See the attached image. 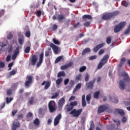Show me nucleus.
<instances>
[{
  "label": "nucleus",
  "mask_w": 130,
  "mask_h": 130,
  "mask_svg": "<svg viewBox=\"0 0 130 130\" xmlns=\"http://www.w3.org/2000/svg\"><path fill=\"white\" fill-rule=\"evenodd\" d=\"M18 112V110H14L12 111V116H15L16 114Z\"/></svg>",
  "instance_id": "58"
},
{
  "label": "nucleus",
  "mask_w": 130,
  "mask_h": 130,
  "mask_svg": "<svg viewBox=\"0 0 130 130\" xmlns=\"http://www.w3.org/2000/svg\"><path fill=\"white\" fill-rule=\"evenodd\" d=\"M8 48L9 53H11V52L13 51V45H8Z\"/></svg>",
  "instance_id": "37"
},
{
  "label": "nucleus",
  "mask_w": 130,
  "mask_h": 130,
  "mask_svg": "<svg viewBox=\"0 0 130 130\" xmlns=\"http://www.w3.org/2000/svg\"><path fill=\"white\" fill-rule=\"evenodd\" d=\"M82 87V84L78 83L77 85H76L75 88L73 89V93H76V91H78V90H80L81 89V87Z\"/></svg>",
  "instance_id": "20"
},
{
  "label": "nucleus",
  "mask_w": 130,
  "mask_h": 130,
  "mask_svg": "<svg viewBox=\"0 0 130 130\" xmlns=\"http://www.w3.org/2000/svg\"><path fill=\"white\" fill-rule=\"evenodd\" d=\"M50 46L51 47V48H52L55 54H57L58 53V47H57V46H56L53 43H51L50 44Z\"/></svg>",
  "instance_id": "16"
},
{
  "label": "nucleus",
  "mask_w": 130,
  "mask_h": 130,
  "mask_svg": "<svg viewBox=\"0 0 130 130\" xmlns=\"http://www.w3.org/2000/svg\"><path fill=\"white\" fill-rule=\"evenodd\" d=\"M82 19L84 20V21H87L86 19H88V20H91L92 16L90 15H84L82 16Z\"/></svg>",
  "instance_id": "22"
},
{
  "label": "nucleus",
  "mask_w": 130,
  "mask_h": 130,
  "mask_svg": "<svg viewBox=\"0 0 130 130\" xmlns=\"http://www.w3.org/2000/svg\"><path fill=\"white\" fill-rule=\"evenodd\" d=\"M48 108L50 112H54V111H56L57 107L56 104H55V102L54 101H51L48 103Z\"/></svg>",
  "instance_id": "5"
},
{
  "label": "nucleus",
  "mask_w": 130,
  "mask_h": 130,
  "mask_svg": "<svg viewBox=\"0 0 130 130\" xmlns=\"http://www.w3.org/2000/svg\"><path fill=\"white\" fill-rule=\"evenodd\" d=\"M104 45H105V43H102L101 44L97 45L93 49V52H98V50H99V49H100V48H102V47H103V46H104Z\"/></svg>",
  "instance_id": "13"
},
{
  "label": "nucleus",
  "mask_w": 130,
  "mask_h": 130,
  "mask_svg": "<svg viewBox=\"0 0 130 130\" xmlns=\"http://www.w3.org/2000/svg\"><path fill=\"white\" fill-rule=\"evenodd\" d=\"M119 15V11H116L111 13H108L104 14L102 16L103 20H110V19L112 18H114V17H116V16H118Z\"/></svg>",
  "instance_id": "2"
},
{
  "label": "nucleus",
  "mask_w": 130,
  "mask_h": 130,
  "mask_svg": "<svg viewBox=\"0 0 130 130\" xmlns=\"http://www.w3.org/2000/svg\"><path fill=\"white\" fill-rule=\"evenodd\" d=\"M121 5H122V6H123V7H127V6H128V3H127V2H126V1H123L121 3Z\"/></svg>",
  "instance_id": "50"
},
{
  "label": "nucleus",
  "mask_w": 130,
  "mask_h": 130,
  "mask_svg": "<svg viewBox=\"0 0 130 130\" xmlns=\"http://www.w3.org/2000/svg\"><path fill=\"white\" fill-rule=\"evenodd\" d=\"M20 46H18L15 50L14 51V54H15V55H18L19 53H20Z\"/></svg>",
  "instance_id": "24"
},
{
  "label": "nucleus",
  "mask_w": 130,
  "mask_h": 130,
  "mask_svg": "<svg viewBox=\"0 0 130 130\" xmlns=\"http://www.w3.org/2000/svg\"><path fill=\"white\" fill-rule=\"evenodd\" d=\"M44 57V53L43 52H42L39 55V61L37 62L36 64V68L38 69L39 67L42 64V62H43V57Z\"/></svg>",
  "instance_id": "9"
},
{
  "label": "nucleus",
  "mask_w": 130,
  "mask_h": 130,
  "mask_svg": "<svg viewBox=\"0 0 130 130\" xmlns=\"http://www.w3.org/2000/svg\"><path fill=\"white\" fill-rule=\"evenodd\" d=\"M25 53H29L30 52V47L27 46L26 47V48L24 50Z\"/></svg>",
  "instance_id": "48"
},
{
  "label": "nucleus",
  "mask_w": 130,
  "mask_h": 130,
  "mask_svg": "<svg viewBox=\"0 0 130 130\" xmlns=\"http://www.w3.org/2000/svg\"><path fill=\"white\" fill-rule=\"evenodd\" d=\"M8 43H9V42H8V41H4V42H2L1 47L2 48L4 47H6V46H7L8 45Z\"/></svg>",
  "instance_id": "32"
},
{
  "label": "nucleus",
  "mask_w": 130,
  "mask_h": 130,
  "mask_svg": "<svg viewBox=\"0 0 130 130\" xmlns=\"http://www.w3.org/2000/svg\"><path fill=\"white\" fill-rule=\"evenodd\" d=\"M13 34H9L7 35V38L8 39H9V40H11V39H12L13 38Z\"/></svg>",
  "instance_id": "59"
},
{
  "label": "nucleus",
  "mask_w": 130,
  "mask_h": 130,
  "mask_svg": "<svg viewBox=\"0 0 130 130\" xmlns=\"http://www.w3.org/2000/svg\"><path fill=\"white\" fill-rule=\"evenodd\" d=\"M59 95V93H57V92H55L54 95H53L51 96V99H56V98H57V97H58V96Z\"/></svg>",
  "instance_id": "40"
},
{
  "label": "nucleus",
  "mask_w": 130,
  "mask_h": 130,
  "mask_svg": "<svg viewBox=\"0 0 130 130\" xmlns=\"http://www.w3.org/2000/svg\"><path fill=\"white\" fill-rule=\"evenodd\" d=\"M23 117H24V115H23V114H20L19 115H17V119H22V118H23Z\"/></svg>",
  "instance_id": "55"
},
{
  "label": "nucleus",
  "mask_w": 130,
  "mask_h": 130,
  "mask_svg": "<svg viewBox=\"0 0 130 130\" xmlns=\"http://www.w3.org/2000/svg\"><path fill=\"white\" fill-rule=\"evenodd\" d=\"M100 94V91H98L93 93V97L95 99H98L99 98V95Z\"/></svg>",
  "instance_id": "29"
},
{
  "label": "nucleus",
  "mask_w": 130,
  "mask_h": 130,
  "mask_svg": "<svg viewBox=\"0 0 130 130\" xmlns=\"http://www.w3.org/2000/svg\"><path fill=\"white\" fill-rule=\"evenodd\" d=\"M87 69V68L86 67V66H83L81 67L80 69H79V72L80 73H82V72H84L85 71H86V69Z\"/></svg>",
  "instance_id": "39"
},
{
  "label": "nucleus",
  "mask_w": 130,
  "mask_h": 130,
  "mask_svg": "<svg viewBox=\"0 0 130 130\" xmlns=\"http://www.w3.org/2000/svg\"><path fill=\"white\" fill-rule=\"evenodd\" d=\"M75 79L76 81H81V79H82V75L81 74L77 75Z\"/></svg>",
  "instance_id": "47"
},
{
  "label": "nucleus",
  "mask_w": 130,
  "mask_h": 130,
  "mask_svg": "<svg viewBox=\"0 0 130 130\" xmlns=\"http://www.w3.org/2000/svg\"><path fill=\"white\" fill-rule=\"evenodd\" d=\"M18 42L20 45H23V44L24 43V39L21 38L18 39Z\"/></svg>",
  "instance_id": "38"
},
{
  "label": "nucleus",
  "mask_w": 130,
  "mask_h": 130,
  "mask_svg": "<svg viewBox=\"0 0 130 130\" xmlns=\"http://www.w3.org/2000/svg\"><path fill=\"white\" fill-rule=\"evenodd\" d=\"M33 102H34V97L32 96L30 98V99L28 101V103L29 104H33Z\"/></svg>",
  "instance_id": "54"
},
{
  "label": "nucleus",
  "mask_w": 130,
  "mask_h": 130,
  "mask_svg": "<svg viewBox=\"0 0 130 130\" xmlns=\"http://www.w3.org/2000/svg\"><path fill=\"white\" fill-rule=\"evenodd\" d=\"M61 82H62V78H60L56 80V85H57V86H59L60 85V84H61Z\"/></svg>",
  "instance_id": "31"
},
{
  "label": "nucleus",
  "mask_w": 130,
  "mask_h": 130,
  "mask_svg": "<svg viewBox=\"0 0 130 130\" xmlns=\"http://www.w3.org/2000/svg\"><path fill=\"white\" fill-rule=\"evenodd\" d=\"M125 22H121L119 24L116 25L114 27V31L115 33H118L120 31H121L122 28L125 26Z\"/></svg>",
  "instance_id": "6"
},
{
  "label": "nucleus",
  "mask_w": 130,
  "mask_h": 130,
  "mask_svg": "<svg viewBox=\"0 0 130 130\" xmlns=\"http://www.w3.org/2000/svg\"><path fill=\"white\" fill-rule=\"evenodd\" d=\"M61 119V114H58L54 120V125L56 126L59 123V120Z\"/></svg>",
  "instance_id": "12"
},
{
  "label": "nucleus",
  "mask_w": 130,
  "mask_h": 130,
  "mask_svg": "<svg viewBox=\"0 0 130 130\" xmlns=\"http://www.w3.org/2000/svg\"><path fill=\"white\" fill-rule=\"evenodd\" d=\"M17 74V69L12 70L11 71L9 72V77H11V76H15Z\"/></svg>",
  "instance_id": "27"
},
{
  "label": "nucleus",
  "mask_w": 130,
  "mask_h": 130,
  "mask_svg": "<svg viewBox=\"0 0 130 130\" xmlns=\"http://www.w3.org/2000/svg\"><path fill=\"white\" fill-rule=\"evenodd\" d=\"M113 102H114V103H118V98H114Z\"/></svg>",
  "instance_id": "63"
},
{
  "label": "nucleus",
  "mask_w": 130,
  "mask_h": 130,
  "mask_svg": "<svg viewBox=\"0 0 130 130\" xmlns=\"http://www.w3.org/2000/svg\"><path fill=\"white\" fill-rule=\"evenodd\" d=\"M13 125L15 127H20V122H16L15 123H13Z\"/></svg>",
  "instance_id": "46"
},
{
  "label": "nucleus",
  "mask_w": 130,
  "mask_h": 130,
  "mask_svg": "<svg viewBox=\"0 0 130 130\" xmlns=\"http://www.w3.org/2000/svg\"><path fill=\"white\" fill-rule=\"evenodd\" d=\"M105 52L104 49H101L99 52V55H101L102 54H103V53Z\"/></svg>",
  "instance_id": "62"
},
{
  "label": "nucleus",
  "mask_w": 130,
  "mask_h": 130,
  "mask_svg": "<svg viewBox=\"0 0 130 130\" xmlns=\"http://www.w3.org/2000/svg\"><path fill=\"white\" fill-rule=\"evenodd\" d=\"M86 95L85 94H83L82 97V107H86V106L87 105V103H86Z\"/></svg>",
  "instance_id": "19"
},
{
  "label": "nucleus",
  "mask_w": 130,
  "mask_h": 130,
  "mask_svg": "<svg viewBox=\"0 0 130 130\" xmlns=\"http://www.w3.org/2000/svg\"><path fill=\"white\" fill-rule=\"evenodd\" d=\"M119 77L123 78L122 80H120L119 82V88L120 90H124L125 86H126V83H129L130 82L129 76H128L126 72L123 71L119 74Z\"/></svg>",
  "instance_id": "1"
},
{
  "label": "nucleus",
  "mask_w": 130,
  "mask_h": 130,
  "mask_svg": "<svg viewBox=\"0 0 130 130\" xmlns=\"http://www.w3.org/2000/svg\"><path fill=\"white\" fill-rule=\"evenodd\" d=\"M42 86H44L45 90H47L49 87H50V85H51V82L50 81H44L41 84Z\"/></svg>",
  "instance_id": "15"
},
{
  "label": "nucleus",
  "mask_w": 130,
  "mask_h": 130,
  "mask_svg": "<svg viewBox=\"0 0 130 130\" xmlns=\"http://www.w3.org/2000/svg\"><path fill=\"white\" fill-rule=\"evenodd\" d=\"M13 98H9V97H7L6 98V103L7 104H9V103H10L12 100H13Z\"/></svg>",
  "instance_id": "43"
},
{
  "label": "nucleus",
  "mask_w": 130,
  "mask_h": 130,
  "mask_svg": "<svg viewBox=\"0 0 130 130\" xmlns=\"http://www.w3.org/2000/svg\"><path fill=\"white\" fill-rule=\"evenodd\" d=\"M7 96H11L13 94V90L11 89H8L6 91Z\"/></svg>",
  "instance_id": "34"
},
{
  "label": "nucleus",
  "mask_w": 130,
  "mask_h": 130,
  "mask_svg": "<svg viewBox=\"0 0 130 130\" xmlns=\"http://www.w3.org/2000/svg\"><path fill=\"white\" fill-rule=\"evenodd\" d=\"M17 87H18V83H14L12 85L11 88L14 90L17 89Z\"/></svg>",
  "instance_id": "51"
},
{
  "label": "nucleus",
  "mask_w": 130,
  "mask_h": 130,
  "mask_svg": "<svg viewBox=\"0 0 130 130\" xmlns=\"http://www.w3.org/2000/svg\"><path fill=\"white\" fill-rule=\"evenodd\" d=\"M73 64L74 63L73 62H70L69 63H67L64 66H61L60 70H61L62 71H63V70H67V69H68L69 68H71V67H72Z\"/></svg>",
  "instance_id": "14"
},
{
  "label": "nucleus",
  "mask_w": 130,
  "mask_h": 130,
  "mask_svg": "<svg viewBox=\"0 0 130 130\" xmlns=\"http://www.w3.org/2000/svg\"><path fill=\"white\" fill-rule=\"evenodd\" d=\"M11 60V55H8L6 58V61H10Z\"/></svg>",
  "instance_id": "64"
},
{
  "label": "nucleus",
  "mask_w": 130,
  "mask_h": 130,
  "mask_svg": "<svg viewBox=\"0 0 130 130\" xmlns=\"http://www.w3.org/2000/svg\"><path fill=\"white\" fill-rule=\"evenodd\" d=\"M26 80L25 82V86L29 87L31 84L33 83V76H27Z\"/></svg>",
  "instance_id": "8"
},
{
  "label": "nucleus",
  "mask_w": 130,
  "mask_h": 130,
  "mask_svg": "<svg viewBox=\"0 0 130 130\" xmlns=\"http://www.w3.org/2000/svg\"><path fill=\"white\" fill-rule=\"evenodd\" d=\"M106 42H107V44H110V43H111V37H107Z\"/></svg>",
  "instance_id": "42"
},
{
  "label": "nucleus",
  "mask_w": 130,
  "mask_h": 130,
  "mask_svg": "<svg viewBox=\"0 0 130 130\" xmlns=\"http://www.w3.org/2000/svg\"><path fill=\"white\" fill-rule=\"evenodd\" d=\"M115 113H118L121 116H124V111H123L122 109H115Z\"/></svg>",
  "instance_id": "18"
},
{
  "label": "nucleus",
  "mask_w": 130,
  "mask_h": 130,
  "mask_svg": "<svg viewBox=\"0 0 130 130\" xmlns=\"http://www.w3.org/2000/svg\"><path fill=\"white\" fill-rule=\"evenodd\" d=\"M52 42L54 44H56V45H60V42L59 41L55 38L53 39Z\"/></svg>",
  "instance_id": "30"
},
{
  "label": "nucleus",
  "mask_w": 130,
  "mask_h": 130,
  "mask_svg": "<svg viewBox=\"0 0 130 130\" xmlns=\"http://www.w3.org/2000/svg\"><path fill=\"white\" fill-rule=\"evenodd\" d=\"M110 106L109 105L107 104V105H101L99 107L98 110V113L99 114H100V113H102L105 111H107V112H111L112 111L110 109Z\"/></svg>",
  "instance_id": "3"
},
{
  "label": "nucleus",
  "mask_w": 130,
  "mask_h": 130,
  "mask_svg": "<svg viewBox=\"0 0 130 130\" xmlns=\"http://www.w3.org/2000/svg\"><path fill=\"white\" fill-rule=\"evenodd\" d=\"M41 10H39L36 13V15L37 17H40L41 16Z\"/></svg>",
  "instance_id": "61"
},
{
  "label": "nucleus",
  "mask_w": 130,
  "mask_h": 130,
  "mask_svg": "<svg viewBox=\"0 0 130 130\" xmlns=\"http://www.w3.org/2000/svg\"><path fill=\"white\" fill-rule=\"evenodd\" d=\"M64 103H66V100L64 98H61L60 100L58 102V106L59 109H61L62 107H63V105H64Z\"/></svg>",
  "instance_id": "11"
},
{
  "label": "nucleus",
  "mask_w": 130,
  "mask_h": 130,
  "mask_svg": "<svg viewBox=\"0 0 130 130\" xmlns=\"http://www.w3.org/2000/svg\"><path fill=\"white\" fill-rule=\"evenodd\" d=\"M57 77V78H60V77H66V73L64 71H60L58 73Z\"/></svg>",
  "instance_id": "23"
},
{
  "label": "nucleus",
  "mask_w": 130,
  "mask_h": 130,
  "mask_svg": "<svg viewBox=\"0 0 130 130\" xmlns=\"http://www.w3.org/2000/svg\"><path fill=\"white\" fill-rule=\"evenodd\" d=\"M121 121L122 123L124 124L125 122H126V121H127V118H126V117L123 116L121 119Z\"/></svg>",
  "instance_id": "49"
},
{
  "label": "nucleus",
  "mask_w": 130,
  "mask_h": 130,
  "mask_svg": "<svg viewBox=\"0 0 130 130\" xmlns=\"http://www.w3.org/2000/svg\"><path fill=\"white\" fill-rule=\"evenodd\" d=\"M70 105H72V107H73L74 108V107L77 106V105H78V102L74 101V102H71Z\"/></svg>",
  "instance_id": "41"
},
{
  "label": "nucleus",
  "mask_w": 130,
  "mask_h": 130,
  "mask_svg": "<svg viewBox=\"0 0 130 130\" xmlns=\"http://www.w3.org/2000/svg\"><path fill=\"white\" fill-rule=\"evenodd\" d=\"M96 80L94 79L91 81H89L88 83H86V86L88 89H93V87H94V84H95Z\"/></svg>",
  "instance_id": "17"
},
{
  "label": "nucleus",
  "mask_w": 130,
  "mask_h": 130,
  "mask_svg": "<svg viewBox=\"0 0 130 130\" xmlns=\"http://www.w3.org/2000/svg\"><path fill=\"white\" fill-rule=\"evenodd\" d=\"M61 60H62V61H63V60H64V59L63 58V56H60L57 57L55 61V63H58V62H59V61H60Z\"/></svg>",
  "instance_id": "21"
},
{
  "label": "nucleus",
  "mask_w": 130,
  "mask_h": 130,
  "mask_svg": "<svg viewBox=\"0 0 130 130\" xmlns=\"http://www.w3.org/2000/svg\"><path fill=\"white\" fill-rule=\"evenodd\" d=\"M64 18V16H63V15L62 14H58L57 16V19L59 21H60V20H62Z\"/></svg>",
  "instance_id": "35"
},
{
  "label": "nucleus",
  "mask_w": 130,
  "mask_h": 130,
  "mask_svg": "<svg viewBox=\"0 0 130 130\" xmlns=\"http://www.w3.org/2000/svg\"><path fill=\"white\" fill-rule=\"evenodd\" d=\"M130 31V25L128 26V28L125 30L124 34H128Z\"/></svg>",
  "instance_id": "57"
},
{
  "label": "nucleus",
  "mask_w": 130,
  "mask_h": 130,
  "mask_svg": "<svg viewBox=\"0 0 130 130\" xmlns=\"http://www.w3.org/2000/svg\"><path fill=\"white\" fill-rule=\"evenodd\" d=\"M81 113H82V109H80L79 110H76V109H74L70 112V114H71V115H73L74 117H79V116L81 115Z\"/></svg>",
  "instance_id": "7"
},
{
  "label": "nucleus",
  "mask_w": 130,
  "mask_h": 130,
  "mask_svg": "<svg viewBox=\"0 0 130 130\" xmlns=\"http://www.w3.org/2000/svg\"><path fill=\"white\" fill-rule=\"evenodd\" d=\"M91 51V49H90L89 48H86L82 52V55H85L86 53H88V52H90Z\"/></svg>",
  "instance_id": "25"
},
{
  "label": "nucleus",
  "mask_w": 130,
  "mask_h": 130,
  "mask_svg": "<svg viewBox=\"0 0 130 130\" xmlns=\"http://www.w3.org/2000/svg\"><path fill=\"white\" fill-rule=\"evenodd\" d=\"M86 101L87 102V104H90L91 103V94H88L86 95Z\"/></svg>",
  "instance_id": "28"
},
{
  "label": "nucleus",
  "mask_w": 130,
  "mask_h": 130,
  "mask_svg": "<svg viewBox=\"0 0 130 130\" xmlns=\"http://www.w3.org/2000/svg\"><path fill=\"white\" fill-rule=\"evenodd\" d=\"M94 127H95V124H94V122L93 121H91L89 128L93 129V128H94Z\"/></svg>",
  "instance_id": "45"
},
{
  "label": "nucleus",
  "mask_w": 130,
  "mask_h": 130,
  "mask_svg": "<svg viewBox=\"0 0 130 130\" xmlns=\"http://www.w3.org/2000/svg\"><path fill=\"white\" fill-rule=\"evenodd\" d=\"M33 116V113H32L31 112H29L28 113L26 114V118H30V117H31L32 118Z\"/></svg>",
  "instance_id": "36"
},
{
  "label": "nucleus",
  "mask_w": 130,
  "mask_h": 130,
  "mask_svg": "<svg viewBox=\"0 0 130 130\" xmlns=\"http://www.w3.org/2000/svg\"><path fill=\"white\" fill-rule=\"evenodd\" d=\"M66 107L67 108V111L68 112H70V111H72V110H73V109H74V107H73V106L72 105H71V104H67L66 105Z\"/></svg>",
  "instance_id": "26"
},
{
  "label": "nucleus",
  "mask_w": 130,
  "mask_h": 130,
  "mask_svg": "<svg viewBox=\"0 0 130 130\" xmlns=\"http://www.w3.org/2000/svg\"><path fill=\"white\" fill-rule=\"evenodd\" d=\"M38 59L37 58V55H32L30 60V64L31 66H34L36 64Z\"/></svg>",
  "instance_id": "10"
},
{
  "label": "nucleus",
  "mask_w": 130,
  "mask_h": 130,
  "mask_svg": "<svg viewBox=\"0 0 130 130\" xmlns=\"http://www.w3.org/2000/svg\"><path fill=\"white\" fill-rule=\"evenodd\" d=\"M90 24H91V22L89 21H86L84 22V24H83V26H84V27H89Z\"/></svg>",
  "instance_id": "52"
},
{
  "label": "nucleus",
  "mask_w": 130,
  "mask_h": 130,
  "mask_svg": "<svg viewBox=\"0 0 130 130\" xmlns=\"http://www.w3.org/2000/svg\"><path fill=\"white\" fill-rule=\"evenodd\" d=\"M25 36H26L27 38H29L30 36H31V32L30 31H27L25 33Z\"/></svg>",
  "instance_id": "44"
},
{
  "label": "nucleus",
  "mask_w": 130,
  "mask_h": 130,
  "mask_svg": "<svg viewBox=\"0 0 130 130\" xmlns=\"http://www.w3.org/2000/svg\"><path fill=\"white\" fill-rule=\"evenodd\" d=\"M109 57L110 56L108 54L105 55L101 59V62L98 64V69H102V67H103V66H105V64L108 62Z\"/></svg>",
  "instance_id": "4"
},
{
  "label": "nucleus",
  "mask_w": 130,
  "mask_h": 130,
  "mask_svg": "<svg viewBox=\"0 0 130 130\" xmlns=\"http://www.w3.org/2000/svg\"><path fill=\"white\" fill-rule=\"evenodd\" d=\"M89 81V74L86 73L85 75V81L88 82Z\"/></svg>",
  "instance_id": "53"
},
{
  "label": "nucleus",
  "mask_w": 130,
  "mask_h": 130,
  "mask_svg": "<svg viewBox=\"0 0 130 130\" xmlns=\"http://www.w3.org/2000/svg\"><path fill=\"white\" fill-rule=\"evenodd\" d=\"M6 67V64H5V62L0 60V68H3Z\"/></svg>",
  "instance_id": "56"
},
{
  "label": "nucleus",
  "mask_w": 130,
  "mask_h": 130,
  "mask_svg": "<svg viewBox=\"0 0 130 130\" xmlns=\"http://www.w3.org/2000/svg\"><path fill=\"white\" fill-rule=\"evenodd\" d=\"M70 82V79H66L64 80V84L67 86L68 84H69V82Z\"/></svg>",
  "instance_id": "60"
},
{
  "label": "nucleus",
  "mask_w": 130,
  "mask_h": 130,
  "mask_svg": "<svg viewBox=\"0 0 130 130\" xmlns=\"http://www.w3.org/2000/svg\"><path fill=\"white\" fill-rule=\"evenodd\" d=\"M34 123L35 125H39V124H40V121H39V119H38V118H36L34 121Z\"/></svg>",
  "instance_id": "33"
}]
</instances>
